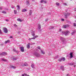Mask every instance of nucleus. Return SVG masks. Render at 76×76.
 I'll use <instances>...</instances> for the list:
<instances>
[{
    "mask_svg": "<svg viewBox=\"0 0 76 76\" xmlns=\"http://www.w3.org/2000/svg\"><path fill=\"white\" fill-rule=\"evenodd\" d=\"M58 61H62V60L61 59V58L59 59H58Z\"/></svg>",
    "mask_w": 76,
    "mask_h": 76,
    "instance_id": "obj_34",
    "label": "nucleus"
},
{
    "mask_svg": "<svg viewBox=\"0 0 76 76\" xmlns=\"http://www.w3.org/2000/svg\"><path fill=\"white\" fill-rule=\"evenodd\" d=\"M69 15H70V14H69Z\"/></svg>",
    "mask_w": 76,
    "mask_h": 76,
    "instance_id": "obj_63",
    "label": "nucleus"
},
{
    "mask_svg": "<svg viewBox=\"0 0 76 76\" xmlns=\"http://www.w3.org/2000/svg\"><path fill=\"white\" fill-rule=\"evenodd\" d=\"M37 48H38V49H39V50H41V48H40V47H39V46H38V47H37Z\"/></svg>",
    "mask_w": 76,
    "mask_h": 76,
    "instance_id": "obj_37",
    "label": "nucleus"
},
{
    "mask_svg": "<svg viewBox=\"0 0 76 76\" xmlns=\"http://www.w3.org/2000/svg\"><path fill=\"white\" fill-rule=\"evenodd\" d=\"M44 0H42L41 1V3H44Z\"/></svg>",
    "mask_w": 76,
    "mask_h": 76,
    "instance_id": "obj_35",
    "label": "nucleus"
},
{
    "mask_svg": "<svg viewBox=\"0 0 76 76\" xmlns=\"http://www.w3.org/2000/svg\"><path fill=\"white\" fill-rule=\"evenodd\" d=\"M49 28V29H53V28H54V27L51 26Z\"/></svg>",
    "mask_w": 76,
    "mask_h": 76,
    "instance_id": "obj_24",
    "label": "nucleus"
},
{
    "mask_svg": "<svg viewBox=\"0 0 76 76\" xmlns=\"http://www.w3.org/2000/svg\"><path fill=\"white\" fill-rule=\"evenodd\" d=\"M0 34H2L1 33V31L0 29Z\"/></svg>",
    "mask_w": 76,
    "mask_h": 76,
    "instance_id": "obj_49",
    "label": "nucleus"
},
{
    "mask_svg": "<svg viewBox=\"0 0 76 76\" xmlns=\"http://www.w3.org/2000/svg\"><path fill=\"white\" fill-rule=\"evenodd\" d=\"M27 75V74H22V76H26Z\"/></svg>",
    "mask_w": 76,
    "mask_h": 76,
    "instance_id": "obj_31",
    "label": "nucleus"
},
{
    "mask_svg": "<svg viewBox=\"0 0 76 76\" xmlns=\"http://www.w3.org/2000/svg\"><path fill=\"white\" fill-rule=\"evenodd\" d=\"M61 69L62 70V71H64V66H61Z\"/></svg>",
    "mask_w": 76,
    "mask_h": 76,
    "instance_id": "obj_11",
    "label": "nucleus"
},
{
    "mask_svg": "<svg viewBox=\"0 0 76 76\" xmlns=\"http://www.w3.org/2000/svg\"><path fill=\"white\" fill-rule=\"evenodd\" d=\"M64 4L65 6H67V4L66 3H64Z\"/></svg>",
    "mask_w": 76,
    "mask_h": 76,
    "instance_id": "obj_38",
    "label": "nucleus"
},
{
    "mask_svg": "<svg viewBox=\"0 0 76 76\" xmlns=\"http://www.w3.org/2000/svg\"><path fill=\"white\" fill-rule=\"evenodd\" d=\"M61 32L62 34H65V31H61Z\"/></svg>",
    "mask_w": 76,
    "mask_h": 76,
    "instance_id": "obj_33",
    "label": "nucleus"
},
{
    "mask_svg": "<svg viewBox=\"0 0 76 76\" xmlns=\"http://www.w3.org/2000/svg\"><path fill=\"white\" fill-rule=\"evenodd\" d=\"M31 35H32L33 36H35V33H34V32H32Z\"/></svg>",
    "mask_w": 76,
    "mask_h": 76,
    "instance_id": "obj_26",
    "label": "nucleus"
},
{
    "mask_svg": "<svg viewBox=\"0 0 76 76\" xmlns=\"http://www.w3.org/2000/svg\"><path fill=\"white\" fill-rule=\"evenodd\" d=\"M59 31H61V29H60L59 30Z\"/></svg>",
    "mask_w": 76,
    "mask_h": 76,
    "instance_id": "obj_52",
    "label": "nucleus"
},
{
    "mask_svg": "<svg viewBox=\"0 0 76 76\" xmlns=\"http://www.w3.org/2000/svg\"><path fill=\"white\" fill-rule=\"evenodd\" d=\"M75 11L76 12V8L75 9Z\"/></svg>",
    "mask_w": 76,
    "mask_h": 76,
    "instance_id": "obj_58",
    "label": "nucleus"
},
{
    "mask_svg": "<svg viewBox=\"0 0 76 76\" xmlns=\"http://www.w3.org/2000/svg\"><path fill=\"white\" fill-rule=\"evenodd\" d=\"M26 4L27 6L29 5V2L28 1H27L26 2Z\"/></svg>",
    "mask_w": 76,
    "mask_h": 76,
    "instance_id": "obj_13",
    "label": "nucleus"
},
{
    "mask_svg": "<svg viewBox=\"0 0 76 76\" xmlns=\"http://www.w3.org/2000/svg\"><path fill=\"white\" fill-rule=\"evenodd\" d=\"M2 7H0V10H2Z\"/></svg>",
    "mask_w": 76,
    "mask_h": 76,
    "instance_id": "obj_48",
    "label": "nucleus"
},
{
    "mask_svg": "<svg viewBox=\"0 0 76 76\" xmlns=\"http://www.w3.org/2000/svg\"><path fill=\"white\" fill-rule=\"evenodd\" d=\"M22 66H28V64H27V63L26 62H25L24 64L22 63Z\"/></svg>",
    "mask_w": 76,
    "mask_h": 76,
    "instance_id": "obj_8",
    "label": "nucleus"
},
{
    "mask_svg": "<svg viewBox=\"0 0 76 76\" xmlns=\"http://www.w3.org/2000/svg\"><path fill=\"white\" fill-rule=\"evenodd\" d=\"M56 5H58L59 4V3H56Z\"/></svg>",
    "mask_w": 76,
    "mask_h": 76,
    "instance_id": "obj_43",
    "label": "nucleus"
},
{
    "mask_svg": "<svg viewBox=\"0 0 76 76\" xmlns=\"http://www.w3.org/2000/svg\"><path fill=\"white\" fill-rule=\"evenodd\" d=\"M48 18H46L45 19V21L46 22H47V21H48Z\"/></svg>",
    "mask_w": 76,
    "mask_h": 76,
    "instance_id": "obj_40",
    "label": "nucleus"
},
{
    "mask_svg": "<svg viewBox=\"0 0 76 76\" xmlns=\"http://www.w3.org/2000/svg\"><path fill=\"white\" fill-rule=\"evenodd\" d=\"M11 60H17V58H11Z\"/></svg>",
    "mask_w": 76,
    "mask_h": 76,
    "instance_id": "obj_20",
    "label": "nucleus"
},
{
    "mask_svg": "<svg viewBox=\"0 0 76 76\" xmlns=\"http://www.w3.org/2000/svg\"><path fill=\"white\" fill-rule=\"evenodd\" d=\"M7 42H10V40H7Z\"/></svg>",
    "mask_w": 76,
    "mask_h": 76,
    "instance_id": "obj_41",
    "label": "nucleus"
},
{
    "mask_svg": "<svg viewBox=\"0 0 76 76\" xmlns=\"http://www.w3.org/2000/svg\"><path fill=\"white\" fill-rule=\"evenodd\" d=\"M69 56H70L69 57L70 58H73V53L72 52L70 53Z\"/></svg>",
    "mask_w": 76,
    "mask_h": 76,
    "instance_id": "obj_6",
    "label": "nucleus"
},
{
    "mask_svg": "<svg viewBox=\"0 0 76 76\" xmlns=\"http://www.w3.org/2000/svg\"><path fill=\"white\" fill-rule=\"evenodd\" d=\"M66 76H70V75L68 74H67Z\"/></svg>",
    "mask_w": 76,
    "mask_h": 76,
    "instance_id": "obj_46",
    "label": "nucleus"
},
{
    "mask_svg": "<svg viewBox=\"0 0 76 76\" xmlns=\"http://www.w3.org/2000/svg\"><path fill=\"white\" fill-rule=\"evenodd\" d=\"M20 49H21V52H24V47H20Z\"/></svg>",
    "mask_w": 76,
    "mask_h": 76,
    "instance_id": "obj_7",
    "label": "nucleus"
},
{
    "mask_svg": "<svg viewBox=\"0 0 76 76\" xmlns=\"http://www.w3.org/2000/svg\"><path fill=\"white\" fill-rule=\"evenodd\" d=\"M63 27L64 28H67V26L66 25H65L63 26Z\"/></svg>",
    "mask_w": 76,
    "mask_h": 76,
    "instance_id": "obj_29",
    "label": "nucleus"
},
{
    "mask_svg": "<svg viewBox=\"0 0 76 76\" xmlns=\"http://www.w3.org/2000/svg\"><path fill=\"white\" fill-rule=\"evenodd\" d=\"M44 2L45 3H47V1H44Z\"/></svg>",
    "mask_w": 76,
    "mask_h": 76,
    "instance_id": "obj_53",
    "label": "nucleus"
},
{
    "mask_svg": "<svg viewBox=\"0 0 76 76\" xmlns=\"http://www.w3.org/2000/svg\"><path fill=\"white\" fill-rule=\"evenodd\" d=\"M2 61H5V62H6V61H7V60L4 59H2Z\"/></svg>",
    "mask_w": 76,
    "mask_h": 76,
    "instance_id": "obj_32",
    "label": "nucleus"
},
{
    "mask_svg": "<svg viewBox=\"0 0 76 76\" xmlns=\"http://www.w3.org/2000/svg\"><path fill=\"white\" fill-rule=\"evenodd\" d=\"M13 51L14 52H15V53H19V52L18 51L16 50L15 49H13Z\"/></svg>",
    "mask_w": 76,
    "mask_h": 76,
    "instance_id": "obj_15",
    "label": "nucleus"
},
{
    "mask_svg": "<svg viewBox=\"0 0 76 76\" xmlns=\"http://www.w3.org/2000/svg\"><path fill=\"white\" fill-rule=\"evenodd\" d=\"M40 52L42 53V54H45V52H44V51H43L42 50H41Z\"/></svg>",
    "mask_w": 76,
    "mask_h": 76,
    "instance_id": "obj_17",
    "label": "nucleus"
},
{
    "mask_svg": "<svg viewBox=\"0 0 76 76\" xmlns=\"http://www.w3.org/2000/svg\"><path fill=\"white\" fill-rule=\"evenodd\" d=\"M27 10L26 9H23L22 10V12H26Z\"/></svg>",
    "mask_w": 76,
    "mask_h": 76,
    "instance_id": "obj_16",
    "label": "nucleus"
},
{
    "mask_svg": "<svg viewBox=\"0 0 76 76\" xmlns=\"http://www.w3.org/2000/svg\"><path fill=\"white\" fill-rule=\"evenodd\" d=\"M14 14H15V15H16V14L17 13V10H14Z\"/></svg>",
    "mask_w": 76,
    "mask_h": 76,
    "instance_id": "obj_27",
    "label": "nucleus"
},
{
    "mask_svg": "<svg viewBox=\"0 0 76 76\" xmlns=\"http://www.w3.org/2000/svg\"><path fill=\"white\" fill-rule=\"evenodd\" d=\"M34 56L36 57H40V54L38 53H34Z\"/></svg>",
    "mask_w": 76,
    "mask_h": 76,
    "instance_id": "obj_4",
    "label": "nucleus"
},
{
    "mask_svg": "<svg viewBox=\"0 0 76 76\" xmlns=\"http://www.w3.org/2000/svg\"><path fill=\"white\" fill-rule=\"evenodd\" d=\"M5 44H7V41H5L4 42Z\"/></svg>",
    "mask_w": 76,
    "mask_h": 76,
    "instance_id": "obj_44",
    "label": "nucleus"
},
{
    "mask_svg": "<svg viewBox=\"0 0 76 76\" xmlns=\"http://www.w3.org/2000/svg\"><path fill=\"white\" fill-rule=\"evenodd\" d=\"M7 53L6 52H4L1 53V56H6L7 55Z\"/></svg>",
    "mask_w": 76,
    "mask_h": 76,
    "instance_id": "obj_10",
    "label": "nucleus"
},
{
    "mask_svg": "<svg viewBox=\"0 0 76 76\" xmlns=\"http://www.w3.org/2000/svg\"><path fill=\"white\" fill-rule=\"evenodd\" d=\"M32 10H30L29 12V15H30V16L32 15Z\"/></svg>",
    "mask_w": 76,
    "mask_h": 76,
    "instance_id": "obj_12",
    "label": "nucleus"
},
{
    "mask_svg": "<svg viewBox=\"0 0 76 76\" xmlns=\"http://www.w3.org/2000/svg\"><path fill=\"white\" fill-rule=\"evenodd\" d=\"M60 39L61 42H62V44H65L66 43V39L64 37H60Z\"/></svg>",
    "mask_w": 76,
    "mask_h": 76,
    "instance_id": "obj_1",
    "label": "nucleus"
},
{
    "mask_svg": "<svg viewBox=\"0 0 76 76\" xmlns=\"http://www.w3.org/2000/svg\"><path fill=\"white\" fill-rule=\"evenodd\" d=\"M34 44H35V43H32L30 44V45H34Z\"/></svg>",
    "mask_w": 76,
    "mask_h": 76,
    "instance_id": "obj_39",
    "label": "nucleus"
},
{
    "mask_svg": "<svg viewBox=\"0 0 76 76\" xmlns=\"http://www.w3.org/2000/svg\"><path fill=\"white\" fill-rule=\"evenodd\" d=\"M1 45H3V44H2Z\"/></svg>",
    "mask_w": 76,
    "mask_h": 76,
    "instance_id": "obj_56",
    "label": "nucleus"
},
{
    "mask_svg": "<svg viewBox=\"0 0 76 76\" xmlns=\"http://www.w3.org/2000/svg\"><path fill=\"white\" fill-rule=\"evenodd\" d=\"M5 20L6 21H7V22H9V20H7V19H6Z\"/></svg>",
    "mask_w": 76,
    "mask_h": 76,
    "instance_id": "obj_47",
    "label": "nucleus"
},
{
    "mask_svg": "<svg viewBox=\"0 0 76 76\" xmlns=\"http://www.w3.org/2000/svg\"><path fill=\"white\" fill-rule=\"evenodd\" d=\"M71 1H72V0H70Z\"/></svg>",
    "mask_w": 76,
    "mask_h": 76,
    "instance_id": "obj_60",
    "label": "nucleus"
},
{
    "mask_svg": "<svg viewBox=\"0 0 76 76\" xmlns=\"http://www.w3.org/2000/svg\"><path fill=\"white\" fill-rule=\"evenodd\" d=\"M14 26H15L17 27V25L16 24H14Z\"/></svg>",
    "mask_w": 76,
    "mask_h": 76,
    "instance_id": "obj_50",
    "label": "nucleus"
},
{
    "mask_svg": "<svg viewBox=\"0 0 76 76\" xmlns=\"http://www.w3.org/2000/svg\"><path fill=\"white\" fill-rule=\"evenodd\" d=\"M30 45H31V43H28V44L27 45V48H28V49H29V48H30Z\"/></svg>",
    "mask_w": 76,
    "mask_h": 76,
    "instance_id": "obj_9",
    "label": "nucleus"
},
{
    "mask_svg": "<svg viewBox=\"0 0 76 76\" xmlns=\"http://www.w3.org/2000/svg\"><path fill=\"white\" fill-rule=\"evenodd\" d=\"M2 13H4V14H6V12H5L4 11H2Z\"/></svg>",
    "mask_w": 76,
    "mask_h": 76,
    "instance_id": "obj_28",
    "label": "nucleus"
},
{
    "mask_svg": "<svg viewBox=\"0 0 76 76\" xmlns=\"http://www.w3.org/2000/svg\"><path fill=\"white\" fill-rule=\"evenodd\" d=\"M61 20H62V21H64V19L62 18L61 19Z\"/></svg>",
    "mask_w": 76,
    "mask_h": 76,
    "instance_id": "obj_42",
    "label": "nucleus"
},
{
    "mask_svg": "<svg viewBox=\"0 0 76 76\" xmlns=\"http://www.w3.org/2000/svg\"><path fill=\"white\" fill-rule=\"evenodd\" d=\"M68 14H69L68 13L66 14V13H64V15H65L64 16L65 18H67V15H68Z\"/></svg>",
    "mask_w": 76,
    "mask_h": 76,
    "instance_id": "obj_14",
    "label": "nucleus"
},
{
    "mask_svg": "<svg viewBox=\"0 0 76 76\" xmlns=\"http://www.w3.org/2000/svg\"><path fill=\"white\" fill-rule=\"evenodd\" d=\"M76 31H74L73 32H72L71 33V34L72 35H74V34H75L76 33Z\"/></svg>",
    "mask_w": 76,
    "mask_h": 76,
    "instance_id": "obj_22",
    "label": "nucleus"
},
{
    "mask_svg": "<svg viewBox=\"0 0 76 76\" xmlns=\"http://www.w3.org/2000/svg\"><path fill=\"white\" fill-rule=\"evenodd\" d=\"M11 8H12V9H13V8H14V7H11Z\"/></svg>",
    "mask_w": 76,
    "mask_h": 76,
    "instance_id": "obj_55",
    "label": "nucleus"
},
{
    "mask_svg": "<svg viewBox=\"0 0 76 76\" xmlns=\"http://www.w3.org/2000/svg\"><path fill=\"white\" fill-rule=\"evenodd\" d=\"M76 65H74V67H76Z\"/></svg>",
    "mask_w": 76,
    "mask_h": 76,
    "instance_id": "obj_54",
    "label": "nucleus"
},
{
    "mask_svg": "<svg viewBox=\"0 0 76 76\" xmlns=\"http://www.w3.org/2000/svg\"><path fill=\"white\" fill-rule=\"evenodd\" d=\"M38 28H39V29H40L41 28V25L38 24Z\"/></svg>",
    "mask_w": 76,
    "mask_h": 76,
    "instance_id": "obj_23",
    "label": "nucleus"
},
{
    "mask_svg": "<svg viewBox=\"0 0 76 76\" xmlns=\"http://www.w3.org/2000/svg\"><path fill=\"white\" fill-rule=\"evenodd\" d=\"M0 56H1V53H0Z\"/></svg>",
    "mask_w": 76,
    "mask_h": 76,
    "instance_id": "obj_57",
    "label": "nucleus"
},
{
    "mask_svg": "<svg viewBox=\"0 0 76 76\" xmlns=\"http://www.w3.org/2000/svg\"><path fill=\"white\" fill-rule=\"evenodd\" d=\"M31 66L32 68H33V69H34L35 68V66H34V64H33L31 65Z\"/></svg>",
    "mask_w": 76,
    "mask_h": 76,
    "instance_id": "obj_21",
    "label": "nucleus"
},
{
    "mask_svg": "<svg viewBox=\"0 0 76 76\" xmlns=\"http://www.w3.org/2000/svg\"><path fill=\"white\" fill-rule=\"evenodd\" d=\"M61 59L62 60V61H65V60H66L65 59V58H64V57L61 58Z\"/></svg>",
    "mask_w": 76,
    "mask_h": 76,
    "instance_id": "obj_25",
    "label": "nucleus"
},
{
    "mask_svg": "<svg viewBox=\"0 0 76 76\" xmlns=\"http://www.w3.org/2000/svg\"><path fill=\"white\" fill-rule=\"evenodd\" d=\"M10 38H13V37L12 36H10Z\"/></svg>",
    "mask_w": 76,
    "mask_h": 76,
    "instance_id": "obj_45",
    "label": "nucleus"
},
{
    "mask_svg": "<svg viewBox=\"0 0 76 76\" xmlns=\"http://www.w3.org/2000/svg\"><path fill=\"white\" fill-rule=\"evenodd\" d=\"M38 37V36L36 35L35 36H34L32 38H29V40H30V41H31V39H35V38H37Z\"/></svg>",
    "mask_w": 76,
    "mask_h": 76,
    "instance_id": "obj_2",
    "label": "nucleus"
},
{
    "mask_svg": "<svg viewBox=\"0 0 76 76\" xmlns=\"http://www.w3.org/2000/svg\"><path fill=\"white\" fill-rule=\"evenodd\" d=\"M74 26H76V23H74Z\"/></svg>",
    "mask_w": 76,
    "mask_h": 76,
    "instance_id": "obj_51",
    "label": "nucleus"
},
{
    "mask_svg": "<svg viewBox=\"0 0 76 76\" xmlns=\"http://www.w3.org/2000/svg\"><path fill=\"white\" fill-rule=\"evenodd\" d=\"M69 33H70V31H66V32L65 31L64 35L65 36H67L68 35L67 34H69Z\"/></svg>",
    "mask_w": 76,
    "mask_h": 76,
    "instance_id": "obj_5",
    "label": "nucleus"
},
{
    "mask_svg": "<svg viewBox=\"0 0 76 76\" xmlns=\"http://www.w3.org/2000/svg\"><path fill=\"white\" fill-rule=\"evenodd\" d=\"M11 68H13V69H15V67L14 66L12 65Z\"/></svg>",
    "mask_w": 76,
    "mask_h": 76,
    "instance_id": "obj_36",
    "label": "nucleus"
},
{
    "mask_svg": "<svg viewBox=\"0 0 76 76\" xmlns=\"http://www.w3.org/2000/svg\"><path fill=\"white\" fill-rule=\"evenodd\" d=\"M75 22L76 23V21H75Z\"/></svg>",
    "mask_w": 76,
    "mask_h": 76,
    "instance_id": "obj_61",
    "label": "nucleus"
},
{
    "mask_svg": "<svg viewBox=\"0 0 76 76\" xmlns=\"http://www.w3.org/2000/svg\"><path fill=\"white\" fill-rule=\"evenodd\" d=\"M34 0H32L33 1H34Z\"/></svg>",
    "mask_w": 76,
    "mask_h": 76,
    "instance_id": "obj_59",
    "label": "nucleus"
},
{
    "mask_svg": "<svg viewBox=\"0 0 76 76\" xmlns=\"http://www.w3.org/2000/svg\"><path fill=\"white\" fill-rule=\"evenodd\" d=\"M75 76H76V75H75Z\"/></svg>",
    "mask_w": 76,
    "mask_h": 76,
    "instance_id": "obj_64",
    "label": "nucleus"
},
{
    "mask_svg": "<svg viewBox=\"0 0 76 76\" xmlns=\"http://www.w3.org/2000/svg\"><path fill=\"white\" fill-rule=\"evenodd\" d=\"M3 30L5 33H7V32H8V30H7V28H4Z\"/></svg>",
    "mask_w": 76,
    "mask_h": 76,
    "instance_id": "obj_3",
    "label": "nucleus"
},
{
    "mask_svg": "<svg viewBox=\"0 0 76 76\" xmlns=\"http://www.w3.org/2000/svg\"><path fill=\"white\" fill-rule=\"evenodd\" d=\"M74 64H75V62H74L73 63L69 64V65H70V66H73V65H74Z\"/></svg>",
    "mask_w": 76,
    "mask_h": 76,
    "instance_id": "obj_30",
    "label": "nucleus"
},
{
    "mask_svg": "<svg viewBox=\"0 0 76 76\" xmlns=\"http://www.w3.org/2000/svg\"><path fill=\"white\" fill-rule=\"evenodd\" d=\"M17 20H18V21H19V22H22V20L20 18H18L17 19Z\"/></svg>",
    "mask_w": 76,
    "mask_h": 76,
    "instance_id": "obj_18",
    "label": "nucleus"
},
{
    "mask_svg": "<svg viewBox=\"0 0 76 76\" xmlns=\"http://www.w3.org/2000/svg\"><path fill=\"white\" fill-rule=\"evenodd\" d=\"M17 10H20V7L18 5L17 6Z\"/></svg>",
    "mask_w": 76,
    "mask_h": 76,
    "instance_id": "obj_19",
    "label": "nucleus"
},
{
    "mask_svg": "<svg viewBox=\"0 0 76 76\" xmlns=\"http://www.w3.org/2000/svg\"><path fill=\"white\" fill-rule=\"evenodd\" d=\"M18 34H19V33H18Z\"/></svg>",
    "mask_w": 76,
    "mask_h": 76,
    "instance_id": "obj_62",
    "label": "nucleus"
}]
</instances>
